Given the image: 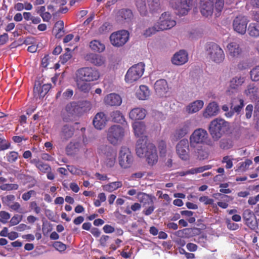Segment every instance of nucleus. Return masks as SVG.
Listing matches in <instances>:
<instances>
[{
    "mask_svg": "<svg viewBox=\"0 0 259 259\" xmlns=\"http://www.w3.org/2000/svg\"><path fill=\"white\" fill-rule=\"evenodd\" d=\"M136 153L140 157H146L149 165L155 164L158 160V155L155 146L148 141L147 136L142 137L137 143Z\"/></svg>",
    "mask_w": 259,
    "mask_h": 259,
    "instance_id": "f257e3e1",
    "label": "nucleus"
},
{
    "mask_svg": "<svg viewBox=\"0 0 259 259\" xmlns=\"http://www.w3.org/2000/svg\"><path fill=\"white\" fill-rule=\"evenodd\" d=\"M224 7V0H199L200 12L206 18L211 17L213 14L219 17Z\"/></svg>",
    "mask_w": 259,
    "mask_h": 259,
    "instance_id": "f03ea898",
    "label": "nucleus"
},
{
    "mask_svg": "<svg viewBox=\"0 0 259 259\" xmlns=\"http://www.w3.org/2000/svg\"><path fill=\"white\" fill-rule=\"evenodd\" d=\"M229 127V123L222 118H215L211 121L209 132L212 139L218 141Z\"/></svg>",
    "mask_w": 259,
    "mask_h": 259,
    "instance_id": "7ed1b4c3",
    "label": "nucleus"
},
{
    "mask_svg": "<svg viewBox=\"0 0 259 259\" xmlns=\"http://www.w3.org/2000/svg\"><path fill=\"white\" fill-rule=\"evenodd\" d=\"M207 132L202 128L195 130L189 138L190 145L191 148H195L199 145H210L211 142Z\"/></svg>",
    "mask_w": 259,
    "mask_h": 259,
    "instance_id": "20e7f679",
    "label": "nucleus"
},
{
    "mask_svg": "<svg viewBox=\"0 0 259 259\" xmlns=\"http://www.w3.org/2000/svg\"><path fill=\"white\" fill-rule=\"evenodd\" d=\"M124 135V130L122 127L119 125H114L108 129L107 139L111 144L117 145L122 142Z\"/></svg>",
    "mask_w": 259,
    "mask_h": 259,
    "instance_id": "39448f33",
    "label": "nucleus"
},
{
    "mask_svg": "<svg viewBox=\"0 0 259 259\" xmlns=\"http://www.w3.org/2000/svg\"><path fill=\"white\" fill-rule=\"evenodd\" d=\"M98 152L104 156V163L109 167H113L116 159V151L108 145H101L98 148Z\"/></svg>",
    "mask_w": 259,
    "mask_h": 259,
    "instance_id": "423d86ee",
    "label": "nucleus"
},
{
    "mask_svg": "<svg viewBox=\"0 0 259 259\" xmlns=\"http://www.w3.org/2000/svg\"><path fill=\"white\" fill-rule=\"evenodd\" d=\"M75 75L87 81L92 82L98 80L100 77V73L95 67H83L77 69Z\"/></svg>",
    "mask_w": 259,
    "mask_h": 259,
    "instance_id": "0eeeda50",
    "label": "nucleus"
},
{
    "mask_svg": "<svg viewBox=\"0 0 259 259\" xmlns=\"http://www.w3.org/2000/svg\"><path fill=\"white\" fill-rule=\"evenodd\" d=\"M207 57L212 62L220 64L224 60L225 55L223 50L219 45L211 43L207 49Z\"/></svg>",
    "mask_w": 259,
    "mask_h": 259,
    "instance_id": "6e6552de",
    "label": "nucleus"
},
{
    "mask_svg": "<svg viewBox=\"0 0 259 259\" xmlns=\"http://www.w3.org/2000/svg\"><path fill=\"white\" fill-rule=\"evenodd\" d=\"M193 0H170V6L179 16H185L191 9Z\"/></svg>",
    "mask_w": 259,
    "mask_h": 259,
    "instance_id": "1a4fd4ad",
    "label": "nucleus"
},
{
    "mask_svg": "<svg viewBox=\"0 0 259 259\" xmlns=\"http://www.w3.org/2000/svg\"><path fill=\"white\" fill-rule=\"evenodd\" d=\"M145 66L144 63L140 62L130 68L125 76V81L131 83L138 80L143 75Z\"/></svg>",
    "mask_w": 259,
    "mask_h": 259,
    "instance_id": "9d476101",
    "label": "nucleus"
},
{
    "mask_svg": "<svg viewBox=\"0 0 259 259\" xmlns=\"http://www.w3.org/2000/svg\"><path fill=\"white\" fill-rule=\"evenodd\" d=\"M134 161V157L128 148L125 146L121 147L118 156L120 166L124 169L132 166Z\"/></svg>",
    "mask_w": 259,
    "mask_h": 259,
    "instance_id": "9b49d317",
    "label": "nucleus"
},
{
    "mask_svg": "<svg viewBox=\"0 0 259 259\" xmlns=\"http://www.w3.org/2000/svg\"><path fill=\"white\" fill-rule=\"evenodd\" d=\"M161 31L169 29L176 25L175 17L168 12L163 13L156 23Z\"/></svg>",
    "mask_w": 259,
    "mask_h": 259,
    "instance_id": "f8f14e48",
    "label": "nucleus"
},
{
    "mask_svg": "<svg viewBox=\"0 0 259 259\" xmlns=\"http://www.w3.org/2000/svg\"><path fill=\"white\" fill-rule=\"evenodd\" d=\"M129 39V33L127 31L122 30L112 33L110 36L111 44L117 47L124 45Z\"/></svg>",
    "mask_w": 259,
    "mask_h": 259,
    "instance_id": "ddd939ff",
    "label": "nucleus"
},
{
    "mask_svg": "<svg viewBox=\"0 0 259 259\" xmlns=\"http://www.w3.org/2000/svg\"><path fill=\"white\" fill-rule=\"evenodd\" d=\"M247 18L243 16L236 17L233 22L234 30L240 34H244L246 31L247 25L248 22Z\"/></svg>",
    "mask_w": 259,
    "mask_h": 259,
    "instance_id": "4468645a",
    "label": "nucleus"
},
{
    "mask_svg": "<svg viewBox=\"0 0 259 259\" xmlns=\"http://www.w3.org/2000/svg\"><path fill=\"white\" fill-rule=\"evenodd\" d=\"M189 142L187 139L181 140L176 146V152L180 158L184 160L189 159Z\"/></svg>",
    "mask_w": 259,
    "mask_h": 259,
    "instance_id": "2eb2a0df",
    "label": "nucleus"
},
{
    "mask_svg": "<svg viewBox=\"0 0 259 259\" xmlns=\"http://www.w3.org/2000/svg\"><path fill=\"white\" fill-rule=\"evenodd\" d=\"M227 50L229 57L231 59H237L240 57L242 54V50L239 45L236 42H231L227 46Z\"/></svg>",
    "mask_w": 259,
    "mask_h": 259,
    "instance_id": "dca6fc26",
    "label": "nucleus"
},
{
    "mask_svg": "<svg viewBox=\"0 0 259 259\" xmlns=\"http://www.w3.org/2000/svg\"><path fill=\"white\" fill-rule=\"evenodd\" d=\"M191 122L189 120H187L182 123L179 125L176 129L175 134L174 138L176 140H178L186 135L190 130Z\"/></svg>",
    "mask_w": 259,
    "mask_h": 259,
    "instance_id": "f3484780",
    "label": "nucleus"
},
{
    "mask_svg": "<svg viewBox=\"0 0 259 259\" xmlns=\"http://www.w3.org/2000/svg\"><path fill=\"white\" fill-rule=\"evenodd\" d=\"M154 87L157 96L160 97L166 96L168 88L167 81L165 79H161L157 80Z\"/></svg>",
    "mask_w": 259,
    "mask_h": 259,
    "instance_id": "a211bd4d",
    "label": "nucleus"
},
{
    "mask_svg": "<svg viewBox=\"0 0 259 259\" xmlns=\"http://www.w3.org/2000/svg\"><path fill=\"white\" fill-rule=\"evenodd\" d=\"M78 106L76 103H70L68 104L65 109L62 112V117L64 121H68L70 120L74 115L77 113Z\"/></svg>",
    "mask_w": 259,
    "mask_h": 259,
    "instance_id": "6ab92c4d",
    "label": "nucleus"
},
{
    "mask_svg": "<svg viewBox=\"0 0 259 259\" xmlns=\"http://www.w3.org/2000/svg\"><path fill=\"white\" fill-rule=\"evenodd\" d=\"M245 224L252 230L257 228V221L253 213L249 209L245 210L243 214Z\"/></svg>",
    "mask_w": 259,
    "mask_h": 259,
    "instance_id": "aec40b11",
    "label": "nucleus"
},
{
    "mask_svg": "<svg viewBox=\"0 0 259 259\" xmlns=\"http://www.w3.org/2000/svg\"><path fill=\"white\" fill-rule=\"evenodd\" d=\"M219 107L215 102L208 104L203 112V116L205 118H211L216 116L219 112Z\"/></svg>",
    "mask_w": 259,
    "mask_h": 259,
    "instance_id": "412c9836",
    "label": "nucleus"
},
{
    "mask_svg": "<svg viewBox=\"0 0 259 259\" xmlns=\"http://www.w3.org/2000/svg\"><path fill=\"white\" fill-rule=\"evenodd\" d=\"M188 60L187 53L184 50H180L175 54L171 59L172 64L176 65H182L186 63Z\"/></svg>",
    "mask_w": 259,
    "mask_h": 259,
    "instance_id": "4be33fe9",
    "label": "nucleus"
},
{
    "mask_svg": "<svg viewBox=\"0 0 259 259\" xmlns=\"http://www.w3.org/2000/svg\"><path fill=\"white\" fill-rule=\"evenodd\" d=\"M106 105L114 106H120L122 103V99L120 96L115 93H111L107 95L104 99Z\"/></svg>",
    "mask_w": 259,
    "mask_h": 259,
    "instance_id": "5701e85b",
    "label": "nucleus"
},
{
    "mask_svg": "<svg viewBox=\"0 0 259 259\" xmlns=\"http://www.w3.org/2000/svg\"><path fill=\"white\" fill-rule=\"evenodd\" d=\"M107 121V119L105 113L101 112L95 116L93 123L96 128L102 130L105 126Z\"/></svg>",
    "mask_w": 259,
    "mask_h": 259,
    "instance_id": "b1692460",
    "label": "nucleus"
},
{
    "mask_svg": "<svg viewBox=\"0 0 259 259\" xmlns=\"http://www.w3.org/2000/svg\"><path fill=\"white\" fill-rule=\"evenodd\" d=\"M85 60L96 66H101L105 63V59L101 55L90 53L85 57Z\"/></svg>",
    "mask_w": 259,
    "mask_h": 259,
    "instance_id": "393cba45",
    "label": "nucleus"
},
{
    "mask_svg": "<svg viewBox=\"0 0 259 259\" xmlns=\"http://www.w3.org/2000/svg\"><path fill=\"white\" fill-rule=\"evenodd\" d=\"M204 106L202 100H198L189 104L186 107V111L189 114H193L201 110Z\"/></svg>",
    "mask_w": 259,
    "mask_h": 259,
    "instance_id": "a878e982",
    "label": "nucleus"
},
{
    "mask_svg": "<svg viewBox=\"0 0 259 259\" xmlns=\"http://www.w3.org/2000/svg\"><path fill=\"white\" fill-rule=\"evenodd\" d=\"M74 81L76 83L77 89L80 92L84 93H89L91 89V84L88 81L75 75Z\"/></svg>",
    "mask_w": 259,
    "mask_h": 259,
    "instance_id": "bb28decb",
    "label": "nucleus"
},
{
    "mask_svg": "<svg viewBox=\"0 0 259 259\" xmlns=\"http://www.w3.org/2000/svg\"><path fill=\"white\" fill-rule=\"evenodd\" d=\"M137 199L138 201L142 204L143 207L153 203L156 198L152 195L147 194L143 192H139L137 194Z\"/></svg>",
    "mask_w": 259,
    "mask_h": 259,
    "instance_id": "cd10ccee",
    "label": "nucleus"
},
{
    "mask_svg": "<svg viewBox=\"0 0 259 259\" xmlns=\"http://www.w3.org/2000/svg\"><path fill=\"white\" fill-rule=\"evenodd\" d=\"M50 89V85L48 84H45L42 86L39 83L35 84L33 90L34 96L39 98H43Z\"/></svg>",
    "mask_w": 259,
    "mask_h": 259,
    "instance_id": "c85d7f7f",
    "label": "nucleus"
},
{
    "mask_svg": "<svg viewBox=\"0 0 259 259\" xmlns=\"http://www.w3.org/2000/svg\"><path fill=\"white\" fill-rule=\"evenodd\" d=\"M146 114L145 109L141 108H136L132 109L129 113V117L133 120L143 119Z\"/></svg>",
    "mask_w": 259,
    "mask_h": 259,
    "instance_id": "c756f323",
    "label": "nucleus"
},
{
    "mask_svg": "<svg viewBox=\"0 0 259 259\" xmlns=\"http://www.w3.org/2000/svg\"><path fill=\"white\" fill-rule=\"evenodd\" d=\"M133 127L135 136L140 137L139 139H141L142 137L145 136L144 134L146 131V126L144 122L140 121L135 122L133 124Z\"/></svg>",
    "mask_w": 259,
    "mask_h": 259,
    "instance_id": "7c9ffc66",
    "label": "nucleus"
},
{
    "mask_svg": "<svg viewBox=\"0 0 259 259\" xmlns=\"http://www.w3.org/2000/svg\"><path fill=\"white\" fill-rule=\"evenodd\" d=\"M30 162L34 164L38 170L42 173H46L51 170V167L48 164L44 163L38 159H32L30 160Z\"/></svg>",
    "mask_w": 259,
    "mask_h": 259,
    "instance_id": "2f4dec72",
    "label": "nucleus"
},
{
    "mask_svg": "<svg viewBox=\"0 0 259 259\" xmlns=\"http://www.w3.org/2000/svg\"><path fill=\"white\" fill-rule=\"evenodd\" d=\"M82 147V144L78 141L70 142L66 148L67 155H72L76 153Z\"/></svg>",
    "mask_w": 259,
    "mask_h": 259,
    "instance_id": "473e14b6",
    "label": "nucleus"
},
{
    "mask_svg": "<svg viewBox=\"0 0 259 259\" xmlns=\"http://www.w3.org/2000/svg\"><path fill=\"white\" fill-rule=\"evenodd\" d=\"M74 128L71 125H64L61 131V138L63 141H67L74 134Z\"/></svg>",
    "mask_w": 259,
    "mask_h": 259,
    "instance_id": "72a5a7b5",
    "label": "nucleus"
},
{
    "mask_svg": "<svg viewBox=\"0 0 259 259\" xmlns=\"http://www.w3.org/2000/svg\"><path fill=\"white\" fill-rule=\"evenodd\" d=\"M150 94V91L148 87L144 85H140L137 90L136 95L140 100H146L148 98Z\"/></svg>",
    "mask_w": 259,
    "mask_h": 259,
    "instance_id": "f704fd0d",
    "label": "nucleus"
},
{
    "mask_svg": "<svg viewBox=\"0 0 259 259\" xmlns=\"http://www.w3.org/2000/svg\"><path fill=\"white\" fill-rule=\"evenodd\" d=\"M90 48L95 52L102 53L105 50V45L100 40L94 39L89 44Z\"/></svg>",
    "mask_w": 259,
    "mask_h": 259,
    "instance_id": "c9c22d12",
    "label": "nucleus"
},
{
    "mask_svg": "<svg viewBox=\"0 0 259 259\" xmlns=\"http://www.w3.org/2000/svg\"><path fill=\"white\" fill-rule=\"evenodd\" d=\"M245 81V77L242 76H236L230 81V88L232 90H237Z\"/></svg>",
    "mask_w": 259,
    "mask_h": 259,
    "instance_id": "e433bc0d",
    "label": "nucleus"
},
{
    "mask_svg": "<svg viewBox=\"0 0 259 259\" xmlns=\"http://www.w3.org/2000/svg\"><path fill=\"white\" fill-rule=\"evenodd\" d=\"M122 186V183L121 182H114L103 186V189L105 191L112 192L118 188L121 187Z\"/></svg>",
    "mask_w": 259,
    "mask_h": 259,
    "instance_id": "4c0bfd02",
    "label": "nucleus"
},
{
    "mask_svg": "<svg viewBox=\"0 0 259 259\" xmlns=\"http://www.w3.org/2000/svg\"><path fill=\"white\" fill-rule=\"evenodd\" d=\"M149 11L152 13L157 12L161 10L160 0H147Z\"/></svg>",
    "mask_w": 259,
    "mask_h": 259,
    "instance_id": "58836bf2",
    "label": "nucleus"
},
{
    "mask_svg": "<svg viewBox=\"0 0 259 259\" xmlns=\"http://www.w3.org/2000/svg\"><path fill=\"white\" fill-rule=\"evenodd\" d=\"M137 8L142 16H146L148 13L145 0H136Z\"/></svg>",
    "mask_w": 259,
    "mask_h": 259,
    "instance_id": "ea45409f",
    "label": "nucleus"
},
{
    "mask_svg": "<svg viewBox=\"0 0 259 259\" xmlns=\"http://www.w3.org/2000/svg\"><path fill=\"white\" fill-rule=\"evenodd\" d=\"M257 88L254 84H249L247 86V89L245 91V94L249 97L251 100L255 99L257 92Z\"/></svg>",
    "mask_w": 259,
    "mask_h": 259,
    "instance_id": "a19ab883",
    "label": "nucleus"
},
{
    "mask_svg": "<svg viewBox=\"0 0 259 259\" xmlns=\"http://www.w3.org/2000/svg\"><path fill=\"white\" fill-rule=\"evenodd\" d=\"M159 31H161V30H160L157 24L155 23L153 26L146 29L143 32V35L145 37H149Z\"/></svg>",
    "mask_w": 259,
    "mask_h": 259,
    "instance_id": "79ce46f5",
    "label": "nucleus"
},
{
    "mask_svg": "<svg viewBox=\"0 0 259 259\" xmlns=\"http://www.w3.org/2000/svg\"><path fill=\"white\" fill-rule=\"evenodd\" d=\"M248 32L250 36L252 37L259 36V28L255 23H250L248 28Z\"/></svg>",
    "mask_w": 259,
    "mask_h": 259,
    "instance_id": "37998d69",
    "label": "nucleus"
},
{
    "mask_svg": "<svg viewBox=\"0 0 259 259\" xmlns=\"http://www.w3.org/2000/svg\"><path fill=\"white\" fill-rule=\"evenodd\" d=\"M233 146V142L232 141L229 139H222L220 141V147L221 148L224 149V150H227L231 148H232Z\"/></svg>",
    "mask_w": 259,
    "mask_h": 259,
    "instance_id": "c03bdc74",
    "label": "nucleus"
},
{
    "mask_svg": "<svg viewBox=\"0 0 259 259\" xmlns=\"http://www.w3.org/2000/svg\"><path fill=\"white\" fill-rule=\"evenodd\" d=\"M112 120L116 122H120L123 120L124 117L122 113L118 110L113 111L111 114Z\"/></svg>",
    "mask_w": 259,
    "mask_h": 259,
    "instance_id": "a18cd8bd",
    "label": "nucleus"
},
{
    "mask_svg": "<svg viewBox=\"0 0 259 259\" xmlns=\"http://www.w3.org/2000/svg\"><path fill=\"white\" fill-rule=\"evenodd\" d=\"M19 154L16 151H11L6 154L7 161L10 163H14L18 159Z\"/></svg>",
    "mask_w": 259,
    "mask_h": 259,
    "instance_id": "49530a36",
    "label": "nucleus"
},
{
    "mask_svg": "<svg viewBox=\"0 0 259 259\" xmlns=\"http://www.w3.org/2000/svg\"><path fill=\"white\" fill-rule=\"evenodd\" d=\"M211 168L210 165H206L199 167L193 168L190 169V173L192 175L201 173L205 170H208Z\"/></svg>",
    "mask_w": 259,
    "mask_h": 259,
    "instance_id": "de8ad7c7",
    "label": "nucleus"
},
{
    "mask_svg": "<svg viewBox=\"0 0 259 259\" xmlns=\"http://www.w3.org/2000/svg\"><path fill=\"white\" fill-rule=\"evenodd\" d=\"M250 75L253 81H259V65L255 66L250 71Z\"/></svg>",
    "mask_w": 259,
    "mask_h": 259,
    "instance_id": "09e8293b",
    "label": "nucleus"
},
{
    "mask_svg": "<svg viewBox=\"0 0 259 259\" xmlns=\"http://www.w3.org/2000/svg\"><path fill=\"white\" fill-rule=\"evenodd\" d=\"M252 163V161L250 159H247L245 161L239 163L238 170L245 171Z\"/></svg>",
    "mask_w": 259,
    "mask_h": 259,
    "instance_id": "8fccbe9b",
    "label": "nucleus"
},
{
    "mask_svg": "<svg viewBox=\"0 0 259 259\" xmlns=\"http://www.w3.org/2000/svg\"><path fill=\"white\" fill-rule=\"evenodd\" d=\"M15 199V196L14 195H8L2 198V202L4 204L9 207L14 203Z\"/></svg>",
    "mask_w": 259,
    "mask_h": 259,
    "instance_id": "3c124183",
    "label": "nucleus"
},
{
    "mask_svg": "<svg viewBox=\"0 0 259 259\" xmlns=\"http://www.w3.org/2000/svg\"><path fill=\"white\" fill-rule=\"evenodd\" d=\"M18 185L16 184H6L2 185L0 189L4 191H10L12 190H17Z\"/></svg>",
    "mask_w": 259,
    "mask_h": 259,
    "instance_id": "603ef678",
    "label": "nucleus"
},
{
    "mask_svg": "<svg viewBox=\"0 0 259 259\" xmlns=\"http://www.w3.org/2000/svg\"><path fill=\"white\" fill-rule=\"evenodd\" d=\"M119 15L124 20H130L133 17V14L130 10H121L119 12Z\"/></svg>",
    "mask_w": 259,
    "mask_h": 259,
    "instance_id": "864d4df0",
    "label": "nucleus"
},
{
    "mask_svg": "<svg viewBox=\"0 0 259 259\" xmlns=\"http://www.w3.org/2000/svg\"><path fill=\"white\" fill-rule=\"evenodd\" d=\"M144 207H145V208L143 210V213L146 215H149L152 214L155 208L154 203L149 204L146 206H144Z\"/></svg>",
    "mask_w": 259,
    "mask_h": 259,
    "instance_id": "5fc2aeb1",
    "label": "nucleus"
},
{
    "mask_svg": "<svg viewBox=\"0 0 259 259\" xmlns=\"http://www.w3.org/2000/svg\"><path fill=\"white\" fill-rule=\"evenodd\" d=\"M22 216L19 214L14 215L10 221V226H13L19 224L22 220Z\"/></svg>",
    "mask_w": 259,
    "mask_h": 259,
    "instance_id": "6e6d98bb",
    "label": "nucleus"
},
{
    "mask_svg": "<svg viewBox=\"0 0 259 259\" xmlns=\"http://www.w3.org/2000/svg\"><path fill=\"white\" fill-rule=\"evenodd\" d=\"M225 223L227 228L230 230H236L239 228V225L237 224L232 222L229 219H226L225 220Z\"/></svg>",
    "mask_w": 259,
    "mask_h": 259,
    "instance_id": "4d7b16f0",
    "label": "nucleus"
},
{
    "mask_svg": "<svg viewBox=\"0 0 259 259\" xmlns=\"http://www.w3.org/2000/svg\"><path fill=\"white\" fill-rule=\"evenodd\" d=\"M67 168L69 172L73 175L79 176L83 174V171L75 166L68 165Z\"/></svg>",
    "mask_w": 259,
    "mask_h": 259,
    "instance_id": "13d9d810",
    "label": "nucleus"
},
{
    "mask_svg": "<svg viewBox=\"0 0 259 259\" xmlns=\"http://www.w3.org/2000/svg\"><path fill=\"white\" fill-rule=\"evenodd\" d=\"M10 143L5 139L0 138V150L4 151L9 148Z\"/></svg>",
    "mask_w": 259,
    "mask_h": 259,
    "instance_id": "bf43d9fd",
    "label": "nucleus"
},
{
    "mask_svg": "<svg viewBox=\"0 0 259 259\" xmlns=\"http://www.w3.org/2000/svg\"><path fill=\"white\" fill-rule=\"evenodd\" d=\"M0 222L3 224H6L10 218V214L6 211H0Z\"/></svg>",
    "mask_w": 259,
    "mask_h": 259,
    "instance_id": "052dcab7",
    "label": "nucleus"
},
{
    "mask_svg": "<svg viewBox=\"0 0 259 259\" xmlns=\"http://www.w3.org/2000/svg\"><path fill=\"white\" fill-rule=\"evenodd\" d=\"M53 247L60 252L64 251L66 249V245L59 241L54 242Z\"/></svg>",
    "mask_w": 259,
    "mask_h": 259,
    "instance_id": "680f3d73",
    "label": "nucleus"
},
{
    "mask_svg": "<svg viewBox=\"0 0 259 259\" xmlns=\"http://www.w3.org/2000/svg\"><path fill=\"white\" fill-rule=\"evenodd\" d=\"M232 160L233 158H232L231 156H226L223 158L222 162L226 163V167L229 169L233 166Z\"/></svg>",
    "mask_w": 259,
    "mask_h": 259,
    "instance_id": "e2e57ef3",
    "label": "nucleus"
},
{
    "mask_svg": "<svg viewBox=\"0 0 259 259\" xmlns=\"http://www.w3.org/2000/svg\"><path fill=\"white\" fill-rule=\"evenodd\" d=\"M66 50L68 51H70V50L68 48L66 49ZM71 57H72L71 54L70 52H69L66 53L63 55L61 56V60L62 63L64 64L66 62H67L69 60H70L71 59Z\"/></svg>",
    "mask_w": 259,
    "mask_h": 259,
    "instance_id": "0e129e2a",
    "label": "nucleus"
},
{
    "mask_svg": "<svg viewBox=\"0 0 259 259\" xmlns=\"http://www.w3.org/2000/svg\"><path fill=\"white\" fill-rule=\"evenodd\" d=\"M36 193L34 190H30L22 195V198L24 201L28 200L31 196L35 195Z\"/></svg>",
    "mask_w": 259,
    "mask_h": 259,
    "instance_id": "69168bd1",
    "label": "nucleus"
},
{
    "mask_svg": "<svg viewBox=\"0 0 259 259\" xmlns=\"http://www.w3.org/2000/svg\"><path fill=\"white\" fill-rule=\"evenodd\" d=\"M199 200L200 202L204 203V204L206 205L212 204L213 203V199H210L208 197L205 196L200 197Z\"/></svg>",
    "mask_w": 259,
    "mask_h": 259,
    "instance_id": "338daca9",
    "label": "nucleus"
},
{
    "mask_svg": "<svg viewBox=\"0 0 259 259\" xmlns=\"http://www.w3.org/2000/svg\"><path fill=\"white\" fill-rule=\"evenodd\" d=\"M30 208L32 209L36 214H38L40 212L41 209L40 207H39L36 202L35 201L32 202L30 203Z\"/></svg>",
    "mask_w": 259,
    "mask_h": 259,
    "instance_id": "774afa93",
    "label": "nucleus"
}]
</instances>
